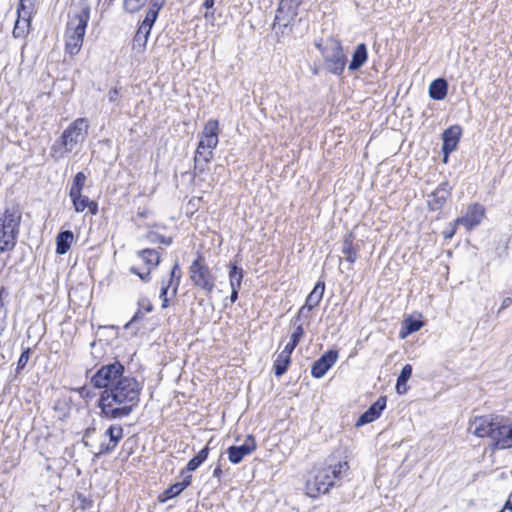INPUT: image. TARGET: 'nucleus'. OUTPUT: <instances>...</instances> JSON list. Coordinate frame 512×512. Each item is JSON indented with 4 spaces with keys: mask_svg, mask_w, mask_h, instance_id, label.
Masks as SVG:
<instances>
[{
    "mask_svg": "<svg viewBox=\"0 0 512 512\" xmlns=\"http://www.w3.org/2000/svg\"><path fill=\"white\" fill-rule=\"evenodd\" d=\"M142 384L133 376L120 378L113 388L103 390L98 406L108 419H121L129 416L139 405Z\"/></svg>",
    "mask_w": 512,
    "mask_h": 512,
    "instance_id": "nucleus-1",
    "label": "nucleus"
},
{
    "mask_svg": "<svg viewBox=\"0 0 512 512\" xmlns=\"http://www.w3.org/2000/svg\"><path fill=\"white\" fill-rule=\"evenodd\" d=\"M349 468L347 461H339L335 464L314 469L306 480L307 495L315 498L320 494L327 493L337 481L347 475Z\"/></svg>",
    "mask_w": 512,
    "mask_h": 512,
    "instance_id": "nucleus-2",
    "label": "nucleus"
},
{
    "mask_svg": "<svg viewBox=\"0 0 512 512\" xmlns=\"http://www.w3.org/2000/svg\"><path fill=\"white\" fill-rule=\"evenodd\" d=\"M88 129L89 121L86 118H77L71 122L51 146V157L59 161L67 154L80 149L88 135Z\"/></svg>",
    "mask_w": 512,
    "mask_h": 512,
    "instance_id": "nucleus-3",
    "label": "nucleus"
},
{
    "mask_svg": "<svg viewBox=\"0 0 512 512\" xmlns=\"http://www.w3.org/2000/svg\"><path fill=\"white\" fill-rule=\"evenodd\" d=\"M89 19L90 6L86 1H80L78 9L69 17L65 31V50L69 55L79 53Z\"/></svg>",
    "mask_w": 512,
    "mask_h": 512,
    "instance_id": "nucleus-4",
    "label": "nucleus"
},
{
    "mask_svg": "<svg viewBox=\"0 0 512 512\" xmlns=\"http://www.w3.org/2000/svg\"><path fill=\"white\" fill-rule=\"evenodd\" d=\"M219 123L210 119L204 126L194 157L195 171L203 173L213 158V150L218 145Z\"/></svg>",
    "mask_w": 512,
    "mask_h": 512,
    "instance_id": "nucleus-5",
    "label": "nucleus"
},
{
    "mask_svg": "<svg viewBox=\"0 0 512 512\" xmlns=\"http://www.w3.org/2000/svg\"><path fill=\"white\" fill-rule=\"evenodd\" d=\"M22 220V210L18 205L7 207L0 215V251H11L17 243Z\"/></svg>",
    "mask_w": 512,
    "mask_h": 512,
    "instance_id": "nucleus-6",
    "label": "nucleus"
},
{
    "mask_svg": "<svg viewBox=\"0 0 512 512\" xmlns=\"http://www.w3.org/2000/svg\"><path fill=\"white\" fill-rule=\"evenodd\" d=\"M324 59V68L334 75L343 74L346 65V56L341 43L335 39H328L324 45L315 44Z\"/></svg>",
    "mask_w": 512,
    "mask_h": 512,
    "instance_id": "nucleus-7",
    "label": "nucleus"
},
{
    "mask_svg": "<svg viewBox=\"0 0 512 512\" xmlns=\"http://www.w3.org/2000/svg\"><path fill=\"white\" fill-rule=\"evenodd\" d=\"M125 368L123 364L115 360L102 365L90 378V383L94 388L108 390L125 377Z\"/></svg>",
    "mask_w": 512,
    "mask_h": 512,
    "instance_id": "nucleus-8",
    "label": "nucleus"
},
{
    "mask_svg": "<svg viewBox=\"0 0 512 512\" xmlns=\"http://www.w3.org/2000/svg\"><path fill=\"white\" fill-rule=\"evenodd\" d=\"M189 275L192 284L207 293H211L215 287L216 277L206 264L204 257L198 256L189 267Z\"/></svg>",
    "mask_w": 512,
    "mask_h": 512,
    "instance_id": "nucleus-9",
    "label": "nucleus"
},
{
    "mask_svg": "<svg viewBox=\"0 0 512 512\" xmlns=\"http://www.w3.org/2000/svg\"><path fill=\"white\" fill-rule=\"evenodd\" d=\"M303 0H281L276 10L273 28L277 27L284 33L290 22L297 15V9Z\"/></svg>",
    "mask_w": 512,
    "mask_h": 512,
    "instance_id": "nucleus-10",
    "label": "nucleus"
},
{
    "mask_svg": "<svg viewBox=\"0 0 512 512\" xmlns=\"http://www.w3.org/2000/svg\"><path fill=\"white\" fill-rule=\"evenodd\" d=\"M490 439L492 450L512 448V424H502L496 421Z\"/></svg>",
    "mask_w": 512,
    "mask_h": 512,
    "instance_id": "nucleus-11",
    "label": "nucleus"
},
{
    "mask_svg": "<svg viewBox=\"0 0 512 512\" xmlns=\"http://www.w3.org/2000/svg\"><path fill=\"white\" fill-rule=\"evenodd\" d=\"M257 448L255 438L248 435L242 445L230 446L227 449L228 459L232 464H239L244 457L253 453Z\"/></svg>",
    "mask_w": 512,
    "mask_h": 512,
    "instance_id": "nucleus-12",
    "label": "nucleus"
},
{
    "mask_svg": "<svg viewBox=\"0 0 512 512\" xmlns=\"http://www.w3.org/2000/svg\"><path fill=\"white\" fill-rule=\"evenodd\" d=\"M497 418L493 416L475 417L469 425L468 430L477 437H491Z\"/></svg>",
    "mask_w": 512,
    "mask_h": 512,
    "instance_id": "nucleus-13",
    "label": "nucleus"
},
{
    "mask_svg": "<svg viewBox=\"0 0 512 512\" xmlns=\"http://www.w3.org/2000/svg\"><path fill=\"white\" fill-rule=\"evenodd\" d=\"M338 359V352L329 350L325 352L318 360L314 362L311 367V375L314 378H322L326 372L336 363Z\"/></svg>",
    "mask_w": 512,
    "mask_h": 512,
    "instance_id": "nucleus-14",
    "label": "nucleus"
},
{
    "mask_svg": "<svg viewBox=\"0 0 512 512\" xmlns=\"http://www.w3.org/2000/svg\"><path fill=\"white\" fill-rule=\"evenodd\" d=\"M485 214V209L482 205L475 203L468 207L466 214L458 218L456 223L464 226L467 230H472L474 227L478 226Z\"/></svg>",
    "mask_w": 512,
    "mask_h": 512,
    "instance_id": "nucleus-15",
    "label": "nucleus"
},
{
    "mask_svg": "<svg viewBox=\"0 0 512 512\" xmlns=\"http://www.w3.org/2000/svg\"><path fill=\"white\" fill-rule=\"evenodd\" d=\"M451 195V187L448 182H442L432 193L428 195L427 204L430 210H440Z\"/></svg>",
    "mask_w": 512,
    "mask_h": 512,
    "instance_id": "nucleus-16",
    "label": "nucleus"
},
{
    "mask_svg": "<svg viewBox=\"0 0 512 512\" xmlns=\"http://www.w3.org/2000/svg\"><path fill=\"white\" fill-rule=\"evenodd\" d=\"M387 398L385 396L379 397L357 420L356 426L360 427L365 424L371 423L380 417L382 411L385 409Z\"/></svg>",
    "mask_w": 512,
    "mask_h": 512,
    "instance_id": "nucleus-17",
    "label": "nucleus"
},
{
    "mask_svg": "<svg viewBox=\"0 0 512 512\" xmlns=\"http://www.w3.org/2000/svg\"><path fill=\"white\" fill-rule=\"evenodd\" d=\"M461 133H462V129L458 125L451 126L450 128L446 129L443 132V134H442V139H443L442 150L445 154V159L451 152H453L457 148Z\"/></svg>",
    "mask_w": 512,
    "mask_h": 512,
    "instance_id": "nucleus-18",
    "label": "nucleus"
},
{
    "mask_svg": "<svg viewBox=\"0 0 512 512\" xmlns=\"http://www.w3.org/2000/svg\"><path fill=\"white\" fill-rule=\"evenodd\" d=\"M354 235L352 232L347 233L344 236L341 252L345 255V260L350 264H354L358 259V253L360 250L359 245H354Z\"/></svg>",
    "mask_w": 512,
    "mask_h": 512,
    "instance_id": "nucleus-19",
    "label": "nucleus"
},
{
    "mask_svg": "<svg viewBox=\"0 0 512 512\" xmlns=\"http://www.w3.org/2000/svg\"><path fill=\"white\" fill-rule=\"evenodd\" d=\"M191 483V475H187L180 482L174 483L170 487H168L163 493L158 496V500L161 503L166 502L169 499H172L178 496L184 489H186Z\"/></svg>",
    "mask_w": 512,
    "mask_h": 512,
    "instance_id": "nucleus-20",
    "label": "nucleus"
},
{
    "mask_svg": "<svg viewBox=\"0 0 512 512\" xmlns=\"http://www.w3.org/2000/svg\"><path fill=\"white\" fill-rule=\"evenodd\" d=\"M33 6V0H20L17 12H18V19L15 23L14 29H13V35L14 37H21L26 32V28L29 25V19H23V21L20 20V14L21 11H25L26 9H31Z\"/></svg>",
    "mask_w": 512,
    "mask_h": 512,
    "instance_id": "nucleus-21",
    "label": "nucleus"
},
{
    "mask_svg": "<svg viewBox=\"0 0 512 512\" xmlns=\"http://www.w3.org/2000/svg\"><path fill=\"white\" fill-rule=\"evenodd\" d=\"M165 5V0H151L150 7L146 12V16L143 19L140 26L152 29L155 21L157 20L159 11L163 8Z\"/></svg>",
    "mask_w": 512,
    "mask_h": 512,
    "instance_id": "nucleus-22",
    "label": "nucleus"
},
{
    "mask_svg": "<svg viewBox=\"0 0 512 512\" xmlns=\"http://www.w3.org/2000/svg\"><path fill=\"white\" fill-rule=\"evenodd\" d=\"M367 58L368 53L366 45L364 43L358 44L352 55V60L349 63L348 69L350 71L358 70L367 61Z\"/></svg>",
    "mask_w": 512,
    "mask_h": 512,
    "instance_id": "nucleus-23",
    "label": "nucleus"
},
{
    "mask_svg": "<svg viewBox=\"0 0 512 512\" xmlns=\"http://www.w3.org/2000/svg\"><path fill=\"white\" fill-rule=\"evenodd\" d=\"M448 91V84L444 78H438L431 82L429 86V96L433 100H443Z\"/></svg>",
    "mask_w": 512,
    "mask_h": 512,
    "instance_id": "nucleus-24",
    "label": "nucleus"
},
{
    "mask_svg": "<svg viewBox=\"0 0 512 512\" xmlns=\"http://www.w3.org/2000/svg\"><path fill=\"white\" fill-rule=\"evenodd\" d=\"M138 257L147 266V270L152 271L160 263V254L155 249H143L137 253Z\"/></svg>",
    "mask_w": 512,
    "mask_h": 512,
    "instance_id": "nucleus-25",
    "label": "nucleus"
},
{
    "mask_svg": "<svg viewBox=\"0 0 512 512\" xmlns=\"http://www.w3.org/2000/svg\"><path fill=\"white\" fill-rule=\"evenodd\" d=\"M325 291V283L323 281H318L314 286L313 290L309 293L306 298L305 306L308 307V310H312L316 306L319 305L323 294Z\"/></svg>",
    "mask_w": 512,
    "mask_h": 512,
    "instance_id": "nucleus-26",
    "label": "nucleus"
},
{
    "mask_svg": "<svg viewBox=\"0 0 512 512\" xmlns=\"http://www.w3.org/2000/svg\"><path fill=\"white\" fill-rule=\"evenodd\" d=\"M74 235L70 230L62 231L56 238V252L59 255L65 254L71 246Z\"/></svg>",
    "mask_w": 512,
    "mask_h": 512,
    "instance_id": "nucleus-27",
    "label": "nucleus"
},
{
    "mask_svg": "<svg viewBox=\"0 0 512 512\" xmlns=\"http://www.w3.org/2000/svg\"><path fill=\"white\" fill-rule=\"evenodd\" d=\"M423 325V321L419 319H415L411 316L405 318L399 333L400 338L405 339L410 334L419 331L423 327Z\"/></svg>",
    "mask_w": 512,
    "mask_h": 512,
    "instance_id": "nucleus-28",
    "label": "nucleus"
},
{
    "mask_svg": "<svg viewBox=\"0 0 512 512\" xmlns=\"http://www.w3.org/2000/svg\"><path fill=\"white\" fill-rule=\"evenodd\" d=\"M150 29L139 26L134 38H133V49L138 52H144L147 44L148 37L150 35Z\"/></svg>",
    "mask_w": 512,
    "mask_h": 512,
    "instance_id": "nucleus-29",
    "label": "nucleus"
},
{
    "mask_svg": "<svg viewBox=\"0 0 512 512\" xmlns=\"http://www.w3.org/2000/svg\"><path fill=\"white\" fill-rule=\"evenodd\" d=\"M291 363V356L280 352L274 361V373L277 377L284 375Z\"/></svg>",
    "mask_w": 512,
    "mask_h": 512,
    "instance_id": "nucleus-30",
    "label": "nucleus"
},
{
    "mask_svg": "<svg viewBox=\"0 0 512 512\" xmlns=\"http://www.w3.org/2000/svg\"><path fill=\"white\" fill-rule=\"evenodd\" d=\"M229 284L231 288H241L243 280V269L235 264L229 266Z\"/></svg>",
    "mask_w": 512,
    "mask_h": 512,
    "instance_id": "nucleus-31",
    "label": "nucleus"
},
{
    "mask_svg": "<svg viewBox=\"0 0 512 512\" xmlns=\"http://www.w3.org/2000/svg\"><path fill=\"white\" fill-rule=\"evenodd\" d=\"M209 454V446L206 445L202 450H200L196 456L189 460L186 466V470L188 472L195 471L204 461H206Z\"/></svg>",
    "mask_w": 512,
    "mask_h": 512,
    "instance_id": "nucleus-32",
    "label": "nucleus"
},
{
    "mask_svg": "<svg viewBox=\"0 0 512 512\" xmlns=\"http://www.w3.org/2000/svg\"><path fill=\"white\" fill-rule=\"evenodd\" d=\"M86 176L83 172H78L73 179L69 195H78V193H82L83 187L85 185Z\"/></svg>",
    "mask_w": 512,
    "mask_h": 512,
    "instance_id": "nucleus-33",
    "label": "nucleus"
},
{
    "mask_svg": "<svg viewBox=\"0 0 512 512\" xmlns=\"http://www.w3.org/2000/svg\"><path fill=\"white\" fill-rule=\"evenodd\" d=\"M69 196L71 198L75 211L78 213L83 212L89 205V198L87 196H83L82 193H78V195Z\"/></svg>",
    "mask_w": 512,
    "mask_h": 512,
    "instance_id": "nucleus-34",
    "label": "nucleus"
},
{
    "mask_svg": "<svg viewBox=\"0 0 512 512\" xmlns=\"http://www.w3.org/2000/svg\"><path fill=\"white\" fill-rule=\"evenodd\" d=\"M105 436L111 440V442L119 443L123 437V428L120 425H111L106 431Z\"/></svg>",
    "mask_w": 512,
    "mask_h": 512,
    "instance_id": "nucleus-35",
    "label": "nucleus"
},
{
    "mask_svg": "<svg viewBox=\"0 0 512 512\" xmlns=\"http://www.w3.org/2000/svg\"><path fill=\"white\" fill-rule=\"evenodd\" d=\"M148 0H124V8L129 13L139 11Z\"/></svg>",
    "mask_w": 512,
    "mask_h": 512,
    "instance_id": "nucleus-36",
    "label": "nucleus"
},
{
    "mask_svg": "<svg viewBox=\"0 0 512 512\" xmlns=\"http://www.w3.org/2000/svg\"><path fill=\"white\" fill-rule=\"evenodd\" d=\"M312 310H308V307L303 305L298 313H297V316L294 318L293 320V324L296 325L297 322H300V323H309V320H310V312Z\"/></svg>",
    "mask_w": 512,
    "mask_h": 512,
    "instance_id": "nucleus-37",
    "label": "nucleus"
},
{
    "mask_svg": "<svg viewBox=\"0 0 512 512\" xmlns=\"http://www.w3.org/2000/svg\"><path fill=\"white\" fill-rule=\"evenodd\" d=\"M30 354H31V349L30 348H26V349H24L22 351V353L20 355V358H19V360L17 362V367H16L17 372H19L22 369H24V367L26 366L27 362L30 359Z\"/></svg>",
    "mask_w": 512,
    "mask_h": 512,
    "instance_id": "nucleus-38",
    "label": "nucleus"
},
{
    "mask_svg": "<svg viewBox=\"0 0 512 512\" xmlns=\"http://www.w3.org/2000/svg\"><path fill=\"white\" fill-rule=\"evenodd\" d=\"M179 285L180 284H178L177 280H175V279H169L168 278L167 280H163L161 282V286L162 287L166 286L167 288H169V289L171 288L172 289L171 290V295H170L171 297H175L176 296V294L178 292Z\"/></svg>",
    "mask_w": 512,
    "mask_h": 512,
    "instance_id": "nucleus-39",
    "label": "nucleus"
},
{
    "mask_svg": "<svg viewBox=\"0 0 512 512\" xmlns=\"http://www.w3.org/2000/svg\"><path fill=\"white\" fill-rule=\"evenodd\" d=\"M295 326V329H294V332L291 334V337L290 339L293 340V342H296V343H299L301 338L303 337L304 335V328H303V323H299Z\"/></svg>",
    "mask_w": 512,
    "mask_h": 512,
    "instance_id": "nucleus-40",
    "label": "nucleus"
},
{
    "mask_svg": "<svg viewBox=\"0 0 512 512\" xmlns=\"http://www.w3.org/2000/svg\"><path fill=\"white\" fill-rule=\"evenodd\" d=\"M411 375H412V366L410 364H406L403 366L397 380L407 383L408 380L410 379Z\"/></svg>",
    "mask_w": 512,
    "mask_h": 512,
    "instance_id": "nucleus-41",
    "label": "nucleus"
},
{
    "mask_svg": "<svg viewBox=\"0 0 512 512\" xmlns=\"http://www.w3.org/2000/svg\"><path fill=\"white\" fill-rule=\"evenodd\" d=\"M149 240L152 242V243H162V244H165V245H170L172 243V239L171 238H166L160 234H157V233H151L149 236H148Z\"/></svg>",
    "mask_w": 512,
    "mask_h": 512,
    "instance_id": "nucleus-42",
    "label": "nucleus"
},
{
    "mask_svg": "<svg viewBox=\"0 0 512 512\" xmlns=\"http://www.w3.org/2000/svg\"><path fill=\"white\" fill-rule=\"evenodd\" d=\"M138 306L141 311H144L145 313H150L153 310V305L149 301L148 298L141 297L138 300Z\"/></svg>",
    "mask_w": 512,
    "mask_h": 512,
    "instance_id": "nucleus-43",
    "label": "nucleus"
},
{
    "mask_svg": "<svg viewBox=\"0 0 512 512\" xmlns=\"http://www.w3.org/2000/svg\"><path fill=\"white\" fill-rule=\"evenodd\" d=\"M118 443L111 442L109 440L108 443H102L99 447V454H110L117 447Z\"/></svg>",
    "mask_w": 512,
    "mask_h": 512,
    "instance_id": "nucleus-44",
    "label": "nucleus"
},
{
    "mask_svg": "<svg viewBox=\"0 0 512 512\" xmlns=\"http://www.w3.org/2000/svg\"><path fill=\"white\" fill-rule=\"evenodd\" d=\"M181 276V269L179 267L178 262H176L170 271L169 279H175L177 280V283L180 284Z\"/></svg>",
    "mask_w": 512,
    "mask_h": 512,
    "instance_id": "nucleus-45",
    "label": "nucleus"
},
{
    "mask_svg": "<svg viewBox=\"0 0 512 512\" xmlns=\"http://www.w3.org/2000/svg\"><path fill=\"white\" fill-rule=\"evenodd\" d=\"M168 293H169V288H167L166 286L165 287H162L161 286V290H160V299L162 300V304H161V307L162 308H167L168 305H169V296H168Z\"/></svg>",
    "mask_w": 512,
    "mask_h": 512,
    "instance_id": "nucleus-46",
    "label": "nucleus"
},
{
    "mask_svg": "<svg viewBox=\"0 0 512 512\" xmlns=\"http://www.w3.org/2000/svg\"><path fill=\"white\" fill-rule=\"evenodd\" d=\"M131 273L137 275L142 281L148 282L150 280L151 271L147 270L146 272H140L136 267L132 266L130 268Z\"/></svg>",
    "mask_w": 512,
    "mask_h": 512,
    "instance_id": "nucleus-47",
    "label": "nucleus"
},
{
    "mask_svg": "<svg viewBox=\"0 0 512 512\" xmlns=\"http://www.w3.org/2000/svg\"><path fill=\"white\" fill-rule=\"evenodd\" d=\"M120 94L118 88H112L107 93V99L110 103L116 104L118 103Z\"/></svg>",
    "mask_w": 512,
    "mask_h": 512,
    "instance_id": "nucleus-48",
    "label": "nucleus"
},
{
    "mask_svg": "<svg viewBox=\"0 0 512 512\" xmlns=\"http://www.w3.org/2000/svg\"><path fill=\"white\" fill-rule=\"evenodd\" d=\"M297 345H298V343L293 342V340L290 339V341L286 344V346L284 347L282 352H284L287 355L291 356V354L293 353V351H294V349L296 348Z\"/></svg>",
    "mask_w": 512,
    "mask_h": 512,
    "instance_id": "nucleus-49",
    "label": "nucleus"
},
{
    "mask_svg": "<svg viewBox=\"0 0 512 512\" xmlns=\"http://www.w3.org/2000/svg\"><path fill=\"white\" fill-rule=\"evenodd\" d=\"M396 391L400 395L405 394L407 392V383L406 382H401V381L397 380V382H396Z\"/></svg>",
    "mask_w": 512,
    "mask_h": 512,
    "instance_id": "nucleus-50",
    "label": "nucleus"
},
{
    "mask_svg": "<svg viewBox=\"0 0 512 512\" xmlns=\"http://www.w3.org/2000/svg\"><path fill=\"white\" fill-rule=\"evenodd\" d=\"M87 208L89 209V212L92 214V215H96L98 213V205L96 202L94 201H90L89 202V205L87 206Z\"/></svg>",
    "mask_w": 512,
    "mask_h": 512,
    "instance_id": "nucleus-51",
    "label": "nucleus"
},
{
    "mask_svg": "<svg viewBox=\"0 0 512 512\" xmlns=\"http://www.w3.org/2000/svg\"><path fill=\"white\" fill-rule=\"evenodd\" d=\"M241 288H231L230 301L231 303H235L238 299V292Z\"/></svg>",
    "mask_w": 512,
    "mask_h": 512,
    "instance_id": "nucleus-52",
    "label": "nucleus"
},
{
    "mask_svg": "<svg viewBox=\"0 0 512 512\" xmlns=\"http://www.w3.org/2000/svg\"><path fill=\"white\" fill-rule=\"evenodd\" d=\"M144 316V313L138 309L137 312L134 314V316L132 317L131 321L126 325V327L132 323V322H135L137 321L138 319L142 318Z\"/></svg>",
    "mask_w": 512,
    "mask_h": 512,
    "instance_id": "nucleus-53",
    "label": "nucleus"
},
{
    "mask_svg": "<svg viewBox=\"0 0 512 512\" xmlns=\"http://www.w3.org/2000/svg\"><path fill=\"white\" fill-rule=\"evenodd\" d=\"M221 474H222V469H221V466L220 465H217L213 471V477L217 478L218 480H220L221 478Z\"/></svg>",
    "mask_w": 512,
    "mask_h": 512,
    "instance_id": "nucleus-54",
    "label": "nucleus"
},
{
    "mask_svg": "<svg viewBox=\"0 0 512 512\" xmlns=\"http://www.w3.org/2000/svg\"><path fill=\"white\" fill-rule=\"evenodd\" d=\"M214 3H215V0H205L204 3H203V6L206 8V9H210L214 6Z\"/></svg>",
    "mask_w": 512,
    "mask_h": 512,
    "instance_id": "nucleus-55",
    "label": "nucleus"
},
{
    "mask_svg": "<svg viewBox=\"0 0 512 512\" xmlns=\"http://www.w3.org/2000/svg\"><path fill=\"white\" fill-rule=\"evenodd\" d=\"M512 304V299L507 297L502 301V308H507Z\"/></svg>",
    "mask_w": 512,
    "mask_h": 512,
    "instance_id": "nucleus-56",
    "label": "nucleus"
},
{
    "mask_svg": "<svg viewBox=\"0 0 512 512\" xmlns=\"http://www.w3.org/2000/svg\"><path fill=\"white\" fill-rule=\"evenodd\" d=\"M80 394H81V396H83V397H88V396H89V392H88V390H87V388H86V387L81 388V390H80Z\"/></svg>",
    "mask_w": 512,
    "mask_h": 512,
    "instance_id": "nucleus-57",
    "label": "nucleus"
},
{
    "mask_svg": "<svg viewBox=\"0 0 512 512\" xmlns=\"http://www.w3.org/2000/svg\"><path fill=\"white\" fill-rule=\"evenodd\" d=\"M454 232V230H452L451 232H447V234H445V238H451L454 235Z\"/></svg>",
    "mask_w": 512,
    "mask_h": 512,
    "instance_id": "nucleus-58",
    "label": "nucleus"
}]
</instances>
